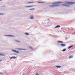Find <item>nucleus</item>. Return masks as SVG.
Returning a JSON list of instances; mask_svg holds the SVG:
<instances>
[{"mask_svg": "<svg viewBox=\"0 0 75 75\" xmlns=\"http://www.w3.org/2000/svg\"><path fill=\"white\" fill-rule=\"evenodd\" d=\"M0 1H1V0H0Z\"/></svg>", "mask_w": 75, "mask_h": 75, "instance_id": "obj_31", "label": "nucleus"}, {"mask_svg": "<svg viewBox=\"0 0 75 75\" xmlns=\"http://www.w3.org/2000/svg\"><path fill=\"white\" fill-rule=\"evenodd\" d=\"M22 51H27V49H22Z\"/></svg>", "mask_w": 75, "mask_h": 75, "instance_id": "obj_22", "label": "nucleus"}, {"mask_svg": "<svg viewBox=\"0 0 75 75\" xmlns=\"http://www.w3.org/2000/svg\"><path fill=\"white\" fill-rule=\"evenodd\" d=\"M4 13H0V16H1V15H4Z\"/></svg>", "mask_w": 75, "mask_h": 75, "instance_id": "obj_24", "label": "nucleus"}, {"mask_svg": "<svg viewBox=\"0 0 75 75\" xmlns=\"http://www.w3.org/2000/svg\"><path fill=\"white\" fill-rule=\"evenodd\" d=\"M33 2H30L28 3V4H33Z\"/></svg>", "mask_w": 75, "mask_h": 75, "instance_id": "obj_21", "label": "nucleus"}, {"mask_svg": "<svg viewBox=\"0 0 75 75\" xmlns=\"http://www.w3.org/2000/svg\"><path fill=\"white\" fill-rule=\"evenodd\" d=\"M2 61V60H0V62H1Z\"/></svg>", "mask_w": 75, "mask_h": 75, "instance_id": "obj_29", "label": "nucleus"}, {"mask_svg": "<svg viewBox=\"0 0 75 75\" xmlns=\"http://www.w3.org/2000/svg\"><path fill=\"white\" fill-rule=\"evenodd\" d=\"M17 50H19L20 51L22 50V49L21 48H17Z\"/></svg>", "mask_w": 75, "mask_h": 75, "instance_id": "obj_13", "label": "nucleus"}, {"mask_svg": "<svg viewBox=\"0 0 75 75\" xmlns=\"http://www.w3.org/2000/svg\"><path fill=\"white\" fill-rule=\"evenodd\" d=\"M0 56H4V54L2 53H0Z\"/></svg>", "mask_w": 75, "mask_h": 75, "instance_id": "obj_15", "label": "nucleus"}, {"mask_svg": "<svg viewBox=\"0 0 75 75\" xmlns=\"http://www.w3.org/2000/svg\"><path fill=\"white\" fill-rule=\"evenodd\" d=\"M39 3H43V2H38Z\"/></svg>", "mask_w": 75, "mask_h": 75, "instance_id": "obj_27", "label": "nucleus"}, {"mask_svg": "<svg viewBox=\"0 0 75 75\" xmlns=\"http://www.w3.org/2000/svg\"><path fill=\"white\" fill-rule=\"evenodd\" d=\"M65 4H75V2H65Z\"/></svg>", "mask_w": 75, "mask_h": 75, "instance_id": "obj_1", "label": "nucleus"}, {"mask_svg": "<svg viewBox=\"0 0 75 75\" xmlns=\"http://www.w3.org/2000/svg\"><path fill=\"white\" fill-rule=\"evenodd\" d=\"M6 37H14V36L13 35H5Z\"/></svg>", "mask_w": 75, "mask_h": 75, "instance_id": "obj_2", "label": "nucleus"}, {"mask_svg": "<svg viewBox=\"0 0 75 75\" xmlns=\"http://www.w3.org/2000/svg\"><path fill=\"white\" fill-rule=\"evenodd\" d=\"M34 6L31 5L30 6H25V7H34Z\"/></svg>", "mask_w": 75, "mask_h": 75, "instance_id": "obj_7", "label": "nucleus"}, {"mask_svg": "<svg viewBox=\"0 0 75 75\" xmlns=\"http://www.w3.org/2000/svg\"><path fill=\"white\" fill-rule=\"evenodd\" d=\"M57 42L58 43H64V42L62 41H58Z\"/></svg>", "mask_w": 75, "mask_h": 75, "instance_id": "obj_6", "label": "nucleus"}, {"mask_svg": "<svg viewBox=\"0 0 75 75\" xmlns=\"http://www.w3.org/2000/svg\"><path fill=\"white\" fill-rule=\"evenodd\" d=\"M25 34L26 35H30V34L27 33H25Z\"/></svg>", "mask_w": 75, "mask_h": 75, "instance_id": "obj_12", "label": "nucleus"}, {"mask_svg": "<svg viewBox=\"0 0 75 75\" xmlns=\"http://www.w3.org/2000/svg\"><path fill=\"white\" fill-rule=\"evenodd\" d=\"M3 74V73L2 72L0 73V75L1 74Z\"/></svg>", "mask_w": 75, "mask_h": 75, "instance_id": "obj_28", "label": "nucleus"}, {"mask_svg": "<svg viewBox=\"0 0 75 75\" xmlns=\"http://www.w3.org/2000/svg\"><path fill=\"white\" fill-rule=\"evenodd\" d=\"M67 49H63L62 50V51H63V52H65V51H66Z\"/></svg>", "mask_w": 75, "mask_h": 75, "instance_id": "obj_19", "label": "nucleus"}, {"mask_svg": "<svg viewBox=\"0 0 75 75\" xmlns=\"http://www.w3.org/2000/svg\"><path fill=\"white\" fill-rule=\"evenodd\" d=\"M60 27V25H57L54 27V28H59Z\"/></svg>", "mask_w": 75, "mask_h": 75, "instance_id": "obj_8", "label": "nucleus"}, {"mask_svg": "<svg viewBox=\"0 0 75 75\" xmlns=\"http://www.w3.org/2000/svg\"><path fill=\"white\" fill-rule=\"evenodd\" d=\"M73 28H70V30H73Z\"/></svg>", "mask_w": 75, "mask_h": 75, "instance_id": "obj_25", "label": "nucleus"}, {"mask_svg": "<svg viewBox=\"0 0 75 75\" xmlns=\"http://www.w3.org/2000/svg\"><path fill=\"white\" fill-rule=\"evenodd\" d=\"M35 8H32L29 9V10H30V11H32L33 10H35Z\"/></svg>", "mask_w": 75, "mask_h": 75, "instance_id": "obj_10", "label": "nucleus"}, {"mask_svg": "<svg viewBox=\"0 0 75 75\" xmlns=\"http://www.w3.org/2000/svg\"><path fill=\"white\" fill-rule=\"evenodd\" d=\"M29 48H30L31 49V50H34V49H33V47H30V46H29Z\"/></svg>", "mask_w": 75, "mask_h": 75, "instance_id": "obj_17", "label": "nucleus"}, {"mask_svg": "<svg viewBox=\"0 0 75 75\" xmlns=\"http://www.w3.org/2000/svg\"><path fill=\"white\" fill-rule=\"evenodd\" d=\"M62 6H65V7H68V6L66 4H63Z\"/></svg>", "mask_w": 75, "mask_h": 75, "instance_id": "obj_16", "label": "nucleus"}, {"mask_svg": "<svg viewBox=\"0 0 75 75\" xmlns=\"http://www.w3.org/2000/svg\"><path fill=\"white\" fill-rule=\"evenodd\" d=\"M30 18L31 19H34V16H30Z\"/></svg>", "mask_w": 75, "mask_h": 75, "instance_id": "obj_18", "label": "nucleus"}, {"mask_svg": "<svg viewBox=\"0 0 75 75\" xmlns=\"http://www.w3.org/2000/svg\"><path fill=\"white\" fill-rule=\"evenodd\" d=\"M56 68H61V66H56Z\"/></svg>", "mask_w": 75, "mask_h": 75, "instance_id": "obj_9", "label": "nucleus"}, {"mask_svg": "<svg viewBox=\"0 0 75 75\" xmlns=\"http://www.w3.org/2000/svg\"><path fill=\"white\" fill-rule=\"evenodd\" d=\"M60 45H61V47H65V46H66V44H63V43L61 44Z\"/></svg>", "mask_w": 75, "mask_h": 75, "instance_id": "obj_3", "label": "nucleus"}, {"mask_svg": "<svg viewBox=\"0 0 75 75\" xmlns=\"http://www.w3.org/2000/svg\"><path fill=\"white\" fill-rule=\"evenodd\" d=\"M72 47H73V45H71V46H70L69 47H68V49H70V48H72Z\"/></svg>", "mask_w": 75, "mask_h": 75, "instance_id": "obj_14", "label": "nucleus"}, {"mask_svg": "<svg viewBox=\"0 0 75 75\" xmlns=\"http://www.w3.org/2000/svg\"><path fill=\"white\" fill-rule=\"evenodd\" d=\"M72 57H73L71 56H70L69 57V59H70L71 58H72Z\"/></svg>", "mask_w": 75, "mask_h": 75, "instance_id": "obj_20", "label": "nucleus"}, {"mask_svg": "<svg viewBox=\"0 0 75 75\" xmlns=\"http://www.w3.org/2000/svg\"><path fill=\"white\" fill-rule=\"evenodd\" d=\"M48 20H49V21H50V20H49V19H48V20H46V21H48Z\"/></svg>", "mask_w": 75, "mask_h": 75, "instance_id": "obj_30", "label": "nucleus"}, {"mask_svg": "<svg viewBox=\"0 0 75 75\" xmlns=\"http://www.w3.org/2000/svg\"><path fill=\"white\" fill-rule=\"evenodd\" d=\"M56 6H57L55 5H50L49 6V7H55Z\"/></svg>", "mask_w": 75, "mask_h": 75, "instance_id": "obj_11", "label": "nucleus"}, {"mask_svg": "<svg viewBox=\"0 0 75 75\" xmlns=\"http://www.w3.org/2000/svg\"><path fill=\"white\" fill-rule=\"evenodd\" d=\"M15 41H16V42H21L20 41L18 40H16Z\"/></svg>", "mask_w": 75, "mask_h": 75, "instance_id": "obj_23", "label": "nucleus"}, {"mask_svg": "<svg viewBox=\"0 0 75 75\" xmlns=\"http://www.w3.org/2000/svg\"><path fill=\"white\" fill-rule=\"evenodd\" d=\"M12 51H13V52H16V53H19V52L15 50H12Z\"/></svg>", "mask_w": 75, "mask_h": 75, "instance_id": "obj_4", "label": "nucleus"}, {"mask_svg": "<svg viewBox=\"0 0 75 75\" xmlns=\"http://www.w3.org/2000/svg\"><path fill=\"white\" fill-rule=\"evenodd\" d=\"M58 3H59V4H62V2H58Z\"/></svg>", "mask_w": 75, "mask_h": 75, "instance_id": "obj_26", "label": "nucleus"}, {"mask_svg": "<svg viewBox=\"0 0 75 75\" xmlns=\"http://www.w3.org/2000/svg\"><path fill=\"white\" fill-rule=\"evenodd\" d=\"M16 57L15 56L12 57H11L10 59H16Z\"/></svg>", "mask_w": 75, "mask_h": 75, "instance_id": "obj_5", "label": "nucleus"}]
</instances>
